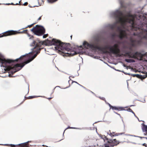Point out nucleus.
Returning a JSON list of instances; mask_svg holds the SVG:
<instances>
[{
	"label": "nucleus",
	"mask_w": 147,
	"mask_h": 147,
	"mask_svg": "<svg viewBox=\"0 0 147 147\" xmlns=\"http://www.w3.org/2000/svg\"><path fill=\"white\" fill-rule=\"evenodd\" d=\"M40 48L37 49V50L36 51V54L34 56H32V53H30L21 56L15 60L3 58L2 55L0 54V63H2L5 67L4 73L6 71H10L13 74L20 70L26 64L33 60L40 53Z\"/></svg>",
	"instance_id": "nucleus-1"
},
{
	"label": "nucleus",
	"mask_w": 147,
	"mask_h": 147,
	"mask_svg": "<svg viewBox=\"0 0 147 147\" xmlns=\"http://www.w3.org/2000/svg\"><path fill=\"white\" fill-rule=\"evenodd\" d=\"M116 18L117 19L115 24L111 26V28L113 30L116 26V24L121 23L122 26L124 25L125 23L128 22L131 24L132 30L140 31L137 34L134 33V35H138L142 38L147 39V30L140 28L138 25L136 24L135 22V18L136 15L135 14L132 15L130 12H128L127 14L124 16L122 12L120 10H117L115 13Z\"/></svg>",
	"instance_id": "nucleus-2"
},
{
	"label": "nucleus",
	"mask_w": 147,
	"mask_h": 147,
	"mask_svg": "<svg viewBox=\"0 0 147 147\" xmlns=\"http://www.w3.org/2000/svg\"><path fill=\"white\" fill-rule=\"evenodd\" d=\"M46 42L47 45H56V46L55 47V49L58 50L59 53L63 56H72L80 53V51H71V47L69 43H64L55 39H53L52 40L47 39Z\"/></svg>",
	"instance_id": "nucleus-3"
},
{
	"label": "nucleus",
	"mask_w": 147,
	"mask_h": 147,
	"mask_svg": "<svg viewBox=\"0 0 147 147\" xmlns=\"http://www.w3.org/2000/svg\"><path fill=\"white\" fill-rule=\"evenodd\" d=\"M95 47V49H98L104 53H109L106 50L107 49H108L109 50L110 53L116 55L117 56H120L119 54L120 50L119 48V45L117 44H115L112 47L106 46L104 47H101L96 45Z\"/></svg>",
	"instance_id": "nucleus-4"
},
{
	"label": "nucleus",
	"mask_w": 147,
	"mask_h": 147,
	"mask_svg": "<svg viewBox=\"0 0 147 147\" xmlns=\"http://www.w3.org/2000/svg\"><path fill=\"white\" fill-rule=\"evenodd\" d=\"M31 30L35 34L38 36L42 35L45 32V29L43 27L38 25H36Z\"/></svg>",
	"instance_id": "nucleus-5"
},
{
	"label": "nucleus",
	"mask_w": 147,
	"mask_h": 147,
	"mask_svg": "<svg viewBox=\"0 0 147 147\" xmlns=\"http://www.w3.org/2000/svg\"><path fill=\"white\" fill-rule=\"evenodd\" d=\"M124 56H128L129 58L141 60L143 55L141 53L136 52L135 53H131L130 51L126 53L124 55Z\"/></svg>",
	"instance_id": "nucleus-6"
},
{
	"label": "nucleus",
	"mask_w": 147,
	"mask_h": 147,
	"mask_svg": "<svg viewBox=\"0 0 147 147\" xmlns=\"http://www.w3.org/2000/svg\"><path fill=\"white\" fill-rule=\"evenodd\" d=\"M27 30H23L22 31H14L13 30H9L4 32V34L1 36H11L19 34L26 33L27 32Z\"/></svg>",
	"instance_id": "nucleus-7"
},
{
	"label": "nucleus",
	"mask_w": 147,
	"mask_h": 147,
	"mask_svg": "<svg viewBox=\"0 0 147 147\" xmlns=\"http://www.w3.org/2000/svg\"><path fill=\"white\" fill-rule=\"evenodd\" d=\"M117 29L120 32L119 37L120 39H122L123 38L126 37L127 34L125 30L122 29L120 26H118Z\"/></svg>",
	"instance_id": "nucleus-8"
},
{
	"label": "nucleus",
	"mask_w": 147,
	"mask_h": 147,
	"mask_svg": "<svg viewBox=\"0 0 147 147\" xmlns=\"http://www.w3.org/2000/svg\"><path fill=\"white\" fill-rule=\"evenodd\" d=\"M30 141H28L26 142L19 144L17 145L16 147H29V143ZM11 147H16L15 145L13 144H10Z\"/></svg>",
	"instance_id": "nucleus-9"
},
{
	"label": "nucleus",
	"mask_w": 147,
	"mask_h": 147,
	"mask_svg": "<svg viewBox=\"0 0 147 147\" xmlns=\"http://www.w3.org/2000/svg\"><path fill=\"white\" fill-rule=\"evenodd\" d=\"M83 45L84 47L86 49L91 48L95 49L96 45L94 44H89L86 41H84L83 42Z\"/></svg>",
	"instance_id": "nucleus-10"
},
{
	"label": "nucleus",
	"mask_w": 147,
	"mask_h": 147,
	"mask_svg": "<svg viewBox=\"0 0 147 147\" xmlns=\"http://www.w3.org/2000/svg\"><path fill=\"white\" fill-rule=\"evenodd\" d=\"M108 142L110 144L111 146H112V147L117 146L120 143L116 139H110L108 141Z\"/></svg>",
	"instance_id": "nucleus-11"
},
{
	"label": "nucleus",
	"mask_w": 147,
	"mask_h": 147,
	"mask_svg": "<svg viewBox=\"0 0 147 147\" xmlns=\"http://www.w3.org/2000/svg\"><path fill=\"white\" fill-rule=\"evenodd\" d=\"M43 44V42L42 41H40L38 40L36 41H34L32 43V45L33 46H35L34 48L36 47H40Z\"/></svg>",
	"instance_id": "nucleus-12"
},
{
	"label": "nucleus",
	"mask_w": 147,
	"mask_h": 147,
	"mask_svg": "<svg viewBox=\"0 0 147 147\" xmlns=\"http://www.w3.org/2000/svg\"><path fill=\"white\" fill-rule=\"evenodd\" d=\"M107 134L111 137H112L115 136H118L120 135H122L123 134H124V133H116L115 132H111L110 130H109V131L108 132Z\"/></svg>",
	"instance_id": "nucleus-13"
},
{
	"label": "nucleus",
	"mask_w": 147,
	"mask_h": 147,
	"mask_svg": "<svg viewBox=\"0 0 147 147\" xmlns=\"http://www.w3.org/2000/svg\"><path fill=\"white\" fill-rule=\"evenodd\" d=\"M135 76L141 79H144L147 77V72L145 75H144L143 76L139 74H135L134 75V77Z\"/></svg>",
	"instance_id": "nucleus-14"
},
{
	"label": "nucleus",
	"mask_w": 147,
	"mask_h": 147,
	"mask_svg": "<svg viewBox=\"0 0 147 147\" xmlns=\"http://www.w3.org/2000/svg\"><path fill=\"white\" fill-rule=\"evenodd\" d=\"M111 109L113 110H117L118 111L125 110V109H124V107H116L115 106H113Z\"/></svg>",
	"instance_id": "nucleus-15"
},
{
	"label": "nucleus",
	"mask_w": 147,
	"mask_h": 147,
	"mask_svg": "<svg viewBox=\"0 0 147 147\" xmlns=\"http://www.w3.org/2000/svg\"><path fill=\"white\" fill-rule=\"evenodd\" d=\"M129 40L131 42V45L132 46H134L136 45V40H135L134 39L132 38H130Z\"/></svg>",
	"instance_id": "nucleus-16"
},
{
	"label": "nucleus",
	"mask_w": 147,
	"mask_h": 147,
	"mask_svg": "<svg viewBox=\"0 0 147 147\" xmlns=\"http://www.w3.org/2000/svg\"><path fill=\"white\" fill-rule=\"evenodd\" d=\"M125 61L128 63L134 62L135 61L134 60L131 59H126Z\"/></svg>",
	"instance_id": "nucleus-17"
},
{
	"label": "nucleus",
	"mask_w": 147,
	"mask_h": 147,
	"mask_svg": "<svg viewBox=\"0 0 147 147\" xmlns=\"http://www.w3.org/2000/svg\"><path fill=\"white\" fill-rule=\"evenodd\" d=\"M105 147H112V146H111L110 144L109 143H108V142L107 143L104 144Z\"/></svg>",
	"instance_id": "nucleus-18"
},
{
	"label": "nucleus",
	"mask_w": 147,
	"mask_h": 147,
	"mask_svg": "<svg viewBox=\"0 0 147 147\" xmlns=\"http://www.w3.org/2000/svg\"><path fill=\"white\" fill-rule=\"evenodd\" d=\"M36 97V96H30L28 97H25V98H26V99H30L35 98Z\"/></svg>",
	"instance_id": "nucleus-19"
},
{
	"label": "nucleus",
	"mask_w": 147,
	"mask_h": 147,
	"mask_svg": "<svg viewBox=\"0 0 147 147\" xmlns=\"http://www.w3.org/2000/svg\"><path fill=\"white\" fill-rule=\"evenodd\" d=\"M125 110H126L128 111L131 112L133 114H134V115H135V113H134L133 111L132 110V109H130V108H129L128 109H127L126 110L125 109Z\"/></svg>",
	"instance_id": "nucleus-20"
},
{
	"label": "nucleus",
	"mask_w": 147,
	"mask_h": 147,
	"mask_svg": "<svg viewBox=\"0 0 147 147\" xmlns=\"http://www.w3.org/2000/svg\"><path fill=\"white\" fill-rule=\"evenodd\" d=\"M37 23V22H36L34 23H33L32 24H31L30 25H28V26L26 27L25 28H31V27L34 24H36V23Z\"/></svg>",
	"instance_id": "nucleus-21"
},
{
	"label": "nucleus",
	"mask_w": 147,
	"mask_h": 147,
	"mask_svg": "<svg viewBox=\"0 0 147 147\" xmlns=\"http://www.w3.org/2000/svg\"><path fill=\"white\" fill-rule=\"evenodd\" d=\"M50 3H53V2H55L56 1H57L58 0H47Z\"/></svg>",
	"instance_id": "nucleus-22"
},
{
	"label": "nucleus",
	"mask_w": 147,
	"mask_h": 147,
	"mask_svg": "<svg viewBox=\"0 0 147 147\" xmlns=\"http://www.w3.org/2000/svg\"><path fill=\"white\" fill-rule=\"evenodd\" d=\"M48 36V34H44L43 36V38H46Z\"/></svg>",
	"instance_id": "nucleus-23"
},
{
	"label": "nucleus",
	"mask_w": 147,
	"mask_h": 147,
	"mask_svg": "<svg viewBox=\"0 0 147 147\" xmlns=\"http://www.w3.org/2000/svg\"><path fill=\"white\" fill-rule=\"evenodd\" d=\"M29 36H30V39H31L32 38H34V37L33 36H30L29 35H28Z\"/></svg>",
	"instance_id": "nucleus-24"
},
{
	"label": "nucleus",
	"mask_w": 147,
	"mask_h": 147,
	"mask_svg": "<svg viewBox=\"0 0 147 147\" xmlns=\"http://www.w3.org/2000/svg\"><path fill=\"white\" fill-rule=\"evenodd\" d=\"M28 4V3L27 2H26L25 3H24V4H23V5L26 6V5H27Z\"/></svg>",
	"instance_id": "nucleus-25"
},
{
	"label": "nucleus",
	"mask_w": 147,
	"mask_h": 147,
	"mask_svg": "<svg viewBox=\"0 0 147 147\" xmlns=\"http://www.w3.org/2000/svg\"><path fill=\"white\" fill-rule=\"evenodd\" d=\"M109 105V106L110 107V108H112V107H113V106H112L110 104H109V103H108Z\"/></svg>",
	"instance_id": "nucleus-26"
},
{
	"label": "nucleus",
	"mask_w": 147,
	"mask_h": 147,
	"mask_svg": "<svg viewBox=\"0 0 147 147\" xmlns=\"http://www.w3.org/2000/svg\"><path fill=\"white\" fill-rule=\"evenodd\" d=\"M41 16H40V17L38 18V20H37V21H39V20H41ZM37 22H38V21H37Z\"/></svg>",
	"instance_id": "nucleus-27"
},
{
	"label": "nucleus",
	"mask_w": 147,
	"mask_h": 147,
	"mask_svg": "<svg viewBox=\"0 0 147 147\" xmlns=\"http://www.w3.org/2000/svg\"><path fill=\"white\" fill-rule=\"evenodd\" d=\"M21 0H20V1L19 2V3L18 4V3H17L16 4V5H18V4H20V5H21Z\"/></svg>",
	"instance_id": "nucleus-28"
},
{
	"label": "nucleus",
	"mask_w": 147,
	"mask_h": 147,
	"mask_svg": "<svg viewBox=\"0 0 147 147\" xmlns=\"http://www.w3.org/2000/svg\"><path fill=\"white\" fill-rule=\"evenodd\" d=\"M101 99L103 100H105V102H106V100L104 98L102 97V98Z\"/></svg>",
	"instance_id": "nucleus-29"
},
{
	"label": "nucleus",
	"mask_w": 147,
	"mask_h": 147,
	"mask_svg": "<svg viewBox=\"0 0 147 147\" xmlns=\"http://www.w3.org/2000/svg\"><path fill=\"white\" fill-rule=\"evenodd\" d=\"M4 34V32L2 34H0V37H3V36H3V35Z\"/></svg>",
	"instance_id": "nucleus-30"
},
{
	"label": "nucleus",
	"mask_w": 147,
	"mask_h": 147,
	"mask_svg": "<svg viewBox=\"0 0 147 147\" xmlns=\"http://www.w3.org/2000/svg\"><path fill=\"white\" fill-rule=\"evenodd\" d=\"M53 97H50V98H47L49 99V100H51V99L52 98H53Z\"/></svg>",
	"instance_id": "nucleus-31"
},
{
	"label": "nucleus",
	"mask_w": 147,
	"mask_h": 147,
	"mask_svg": "<svg viewBox=\"0 0 147 147\" xmlns=\"http://www.w3.org/2000/svg\"><path fill=\"white\" fill-rule=\"evenodd\" d=\"M68 128L72 129V128H73V127H67V129H68Z\"/></svg>",
	"instance_id": "nucleus-32"
},
{
	"label": "nucleus",
	"mask_w": 147,
	"mask_h": 147,
	"mask_svg": "<svg viewBox=\"0 0 147 147\" xmlns=\"http://www.w3.org/2000/svg\"><path fill=\"white\" fill-rule=\"evenodd\" d=\"M43 146H44V147H48L46 145H43Z\"/></svg>",
	"instance_id": "nucleus-33"
},
{
	"label": "nucleus",
	"mask_w": 147,
	"mask_h": 147,
	"mask_svg": "<svg viewBox=\"0 0 147 147\" xmlns=\"http://www.w3.org/2000/svg\"><path fill=\"white\" fill-rule=\"evenodd\" d=\"M80 48H81V49H83V48H82V46H80Z\"/></svg>",
	"instance_id": "nucleus-34"
},
{
	"label": "nucleus",
	"mask_w": 147,
	"mask_h": 147,
	"mask_svg": "<svg viewBox=\"0 0 147 147\" xmlns=\"http://www.w3.org/2000/svg\"><path fill=\"white\" fill-rule=\"evenodd\" d=\"M72 35H71V36H70V37H71V39H72Z\"/></svg>",
	"instance_id": "nucleus-35"
},
{
	"label": "nucleus",
	"mask_w": 147,
	"mask_h": 147,
	"mask_svg": "<svg viewBox=\"0 0 147 147\" xmlns=\"http://www.w3.org/2000/svg\"><path fill=\"white\" fill-rule=\"evenodd\" d=\"M76 82V83H77L78 84H79V85H80V84H78V83H77L76 82Z\"/></svg>",
	"instance_id": "nucleus-36"
},
{
	"label": "nucleus",
	"mask_w": 147,
	"mask_h": 147,
	"mask_svg": "<svg viewBox=\"0 0 147 147\" xmlns=\"http://www.w3.org/2000/svg\"><path fill=\"white\" fill-rule=\"evenodd\" d=\"M145 144H146L145 143H144V144H143V145L144 146H145Z\"/></svg>",
	"instance_id": "nucleus-37"
},
{
	"label": "nucleus",
	"mask_w": 147,
	"mask_h": 147,
	"mask_svg": "<svg viewBox=\"0 0 147 147\" xmlns=\"http://www.w3.org/2000/svg\"><path fill=\"white\" fill-rule=\"evenodd\" d=\"M146 54L147 55V52L146 53Z\"/></svg>",
	"instance_id": "nucleus-38"
},
{
	"label": "nucleus",
	"mask_w": 147,
	"mask_h": 147,
	"mask_svg": "<svg viewBox=\"0 0 147 147\" xmlns=\"http://www.w3.org/2000/svg\"><path fill=\"white\" fill-rule=\"evenodd\" d=\"M10 75H11L10 74H9V77H10Z\"/></svg>",
	"instance_id": "nucleus-39"
},
{
	"label": "nucleus",
	"mask_w": 147,
	"mask_h": 147,
	"mask_svg": "<svg viewBox=\"0 0 147 147\" xmlns=\"http://www.w3.org/2000/svg\"><path fill=\"white\" fill-rule=\"evenodd\" d=\"M133 106V105H131L130 106V107H131V106Z\"/></svg>",
	"instance_id": "nucleus-40"
},
{
	"label": "nucleus",
	"mask_w": 147,
	"mask_h": 147,
	"mask_svg": "<svg viewBox=\"0 0 147 147\" xmlns=\"http://www.w3.org/2000/svg\"><path fill=\"white\" fill-rule=\"evenodd\" d=\"M104 138H106V137L105 136H104Z\"/></svg>",
	"instance_id": "nucleus-41"
},
{
	"label": "nucleus",
	"mask_w": 147,
	"mask_h": 147,
	"mask_svg": "<svg viewBox=\"0 0 147 147\" xmlns=\"http://www.w3.org/2000/svg\"><path fill=\"white\" fill-rule=\"evenodd\" d=\"M146 139H147V138H146Z\"/></svg>",
	"instance_id": "nucleus-42"
}]
</instances>
